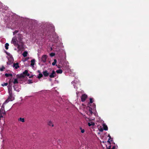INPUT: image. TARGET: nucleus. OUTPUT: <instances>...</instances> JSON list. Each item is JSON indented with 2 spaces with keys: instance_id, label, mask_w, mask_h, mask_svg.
Masks as SVG:
<instances>
[{
  "instance_id": "423d86ee",
  "label": "nucleus",
  "mask_w": 149,
  "mask_h": 149,
  "mask_svg": "<svg viewBox=\"0 0 149 149\" xmlns=\"http://www.w3.org/2000/svg\"><path fill=\"white\" fill-rule=\"evenodd\" d=\"M5 112L4 110L3 109L2 111H0V118L3 117V114H5Z\"/></svg>"
},
{
  "instance_id": "72a5a7b5",
  "label": "nucleus",
  "mask_w": 149,
  "mask_h": 149,
  "mask_svg": "<svg viewBox=\"0 0 149 149\" xmlns=\"http://www.w3.org/2000/svg\"><path fill=\"white\" fill-rule=\"evenodd\" d=\"M111 148V146H110L109 147L108 149H110Z\"/></svg>"
},
{
  "instance_id": "1a4fd4ad",
  "label": "nucleus",
  "mask_w": 149,
  "mask_h": 149,
  "mask_svg": "<svg viewBox=\"0 0 149 149\" xmlns=\"http://www.w3.org/2000/svg\"><path fill=\"white\" fill-rule=\"evenodd\" d=\"M35 60L34 59H33L31 61V66H32L33 67H34L33 66L35 64Z\"/></svg>"
},
{
  "instance_id": "c756f323",
  "label": "nucleus",
  "mask_w": 149,
  "mask_h": 149,
  "mask_svg": "<svg viewBox=\"0 0 149 149\" xmlns=\"http://www.w3.org/2000/svg\"><path fill=\"white\" fill-rule=\"evenodd\" d=\"M29 81V83H32V82L31 81V80H29L28 81Z\"/></svg>"
},
{
  "instance_id": "7c9ffc66",
  "label": "nucleus",
  "mask_w": 149,
  "mask_h": 149,
  "mask_svg": "<svg viewBox=\"0 0 149 149\" xmlns=\"http://www.w3.org/2000/svg\"><path fill=\"white\" fill-rule=\"evenodd\" d=\"M108 137H109V139H111V136L109 134V135H108Z\"/></svg>"
},
{
  "instance_id": "473e14b6",
  "label": "nucleus",
  "mask_w": 149,
  "mask_h": 149,
  "mask_svg": "<svg viewBox=\"0 0 149 149\" xmlns=\"http://www.w3.org/2000/svg\"><path fill=\"white\" fill-rule=\"evenodd\" d=\"M115 147L114 146H113L111 149H115Z\"/></svg>"
},
{
  "instance_id": "20e7f679",
  "label": "nucleus",
  "mask_w": 149,
  "mask_h": 149,
  "mask_svg": "<svg viewBox=\"0 0 149 149\" xmlns=\"http://www.w3.org/2000/svg\"><path fill=\"white\" fill-rule=\"evenodd\" d=\"M87 97V95L85 94H83L81 96V101L82 102H84Z\"/></svg>"
},
{
  "instance_id": "2eb2a0df",
  "label": "nucleus",
  "mask_w": 149,
  "mask_h": 149,
  "mask_svg": "<svg viewBox=\"0 0 149 149\" xmlns=\"http://www.w3.org/2000/svg\"><path fill=\"white\" fill-rule=\"evenodd\" d=\"M27 52L25 51L22 54V55L24 57H25L27 56Z\"/></svg>"
},
{
  "instance_id": "39448f33",
  "label": "nucleus",
  "mask_w": 149,
  "mask_h": 149,
  "mask_svg": "<svg viewBox=\"0 0 149 149\" xmlns=\"http://www.w3.org/2000/svg\"><path fill=\"white\" fill-rule=\"evenodd\" d=\"M47 56L46 55H44L42 56V61L44 62H45L46 61V59L47 58Z\"/></svg>"
},
{
  "instance_id": "f3484780",
  "label": "nucleus",
  "mask_w": 149,
  "mask_h": 149,
  "mask_svg": "<svg viewBox=\"0 0 149 149\" xmlns=\"http://www.w3.org/2000/svg\"><path fill=\"white\" fill-rule=\"evenodd\" d=\"M43 76V75L41 73H40V74H39L38 76L37 77L38 78V79H40V78L41 77H42Z\"/></svg>"
},
{
  "instance_id": "4c0bfd02",
  "label": "nucleus",
  "mask_w": 149,
  "mask_h": 149,
  "mask_svg": "<svg viewBox=\"0 0 149 149\" xmlns=\"http://www.w3.org/2000/svg\"><path fill=\"white\" fill-rule=\"evenodd\" d=\"M76 94L77 95H78V93H77V92H76Z\"/></svg>"
},
{
  "instance_id": "58836bf2",
  "label": "nucleus",
  "mask_w": 149,
  "mask_h": 149,
  "mask_svg": "<svg viewBox=\"0 0 149 149\" xmlns=\"http://www.w3.org/2000/svg\"><path fill=\"white\" fill-rule=\"evenodd\" d=\"M102 130H100V131H102Z\"/></svg>"
},
{
  "instance_id": "5701e85b",
  "label": "nucleus",
  "mask_w": 149,
  "mask_h": 149,
  "mask_svg": "<svg viewBox=\"0 0 149 149\" xmlns=\"http://www.w3.org/2000/svg\"><path fill=\"white\" fill-rule=\"evenodd\" d=\"M76 81V80L75 79V81ZM76 82H77V83H75V84H77L76 86H77L78 85H80V82H79V81H77V80L76 81Z\"/></svg>"
},
{
  "instance_id": "a878e982",
  "label": "nucleus",
  "mask_w": 149,
  "mask_h": 149,
  "mask_svg": "<svg viewBox=\"0 0 149 149\" xmlns=\"http://www.w3.org/2000/svg\"><path fill=\"white\" fill-rule=\"evenodd\" d=\"M55 54L54 53H51L50 55L51 56H54L55 55Z\"/></svg>"
},
{
  "instance_id": "9b49d317",
  "label": "nucleus",
  "mask_w": 149,
  "mask_h": 149,
  "mask_svg": "<svg viewBox=\"0 0 149 149\" xmlns=\"http://www.w3.org/2000/svg\"><path fill=\"white\" fill-rule=\"evenodd\" d=\"M43 74L45 76L47 77L49 75V73L47 72V71H45L43 72Z\"/></svg>"
},
{
  "instance_id": "4be33fe9",
  "label": "nucleus",
  "mask_w": 149,
  "mask_h": 149,
  "mask_svg": "<svg viewBox=\"0 0 149 149\" xmlns=\"http://www.w3.org/2000/svg\"><path fill=\"white\" fill-rule=\"evenodd\" d=\"M28 72V71L27 70H25V71H24L23 72V74L24 75H26V74H27Z\"/></svg>"
},
{
  "instance_id": "0eeeda50",
  "label": "nucleus",
  "mask_w": 149,
  "mask_h": 149,
  "mask_svg": "<svg viewBox=\"0 0 149 149\" xmlns=\"http://www.w3.org/2000/svg\"><path fill=\"white\" fill-rule=\"evenodd\" d=\"M56 73L53 70L52 74L49 75V77L50 78H54L55 77V74Z\"/></svg>"
},
{
  "instance_id": "e433bc0d",
  "label": "nucleus",
  "mask_w": 149,
  "mask_h": 149,
  "mask_svg": "<svg viewBox=\"0 0 149 149\" xmlns=\"http://www.w3.org/2000/svg\"><path fill=\"white\" fill-rule=\"evenodd\" d=\"M17 31H15V32L14 33V34L15 33H17Z\"/></svg>"
},
{
  "instance_id": "f704fd0d",
  "label": "nucleus",
  "mask_w": 149,
  "mask_h": 149,
  "mask_svg": "<svg viewBox=\"0 0 149 149\" xmlns=\"http://www.w3.org/2000/svg\"><path fill=\"white\" fill-rule=\"evenodd\" d=\"M38 73H39V74H40V73H41L40 71L39 70L38 71Z\"/></svg>"
},
{
  "instance_id": "f03ea898",
  "label": "nucleus",
  "mask_w": 149,
  "mask_h": 149,
  "mask_svg": "<svg viewBox=\"0 0 149 149\" xmlns=\"http://www.w3.org/2000/svg\"><path fill=\"white\" fill-rule=\"evenodd\" d=\"M8 93L9 95V96L8 99L5 101V102L4 103V104H3L2 106V107H3V105L5 104L7 101H12L14 99V98L13 97L12 95V92L11 91V90H10V88H8Z\"/></svg>"
},
{
  "instance_id": "bb28decb",
  "label": "nucleus",
  "mask_w": 149,
  "mask_h": 149,
  "mask_svg": "<svg viewBox=\"0 0 149 149\" xmlns=\"http://www.w3.org/2000/svg\"><path fill=\"white\" fill-rule=\"evenodd\" d=\"M80 129L81 130V132L82 133H84L85 132V130L84 129H82L81 128H80Z\"/></svg>"
},
{
  "instance_id": "aec40b11",
  "label": "nucleus",
  "mask_w": 149,
  "mask_h": 149,
  "mask_svg": "<svg viewBox=\"0 0 149 149\" xmlns=\"http://www.w3.org/2000/svg\"><path fill=\"white\" fill-rule=\"evenodd\" d=\"M5 75L6 76V77H8L9 76H12V74H5Z\"/></svg>"
},
{
  "instance_id": "6ab92c4d",
  "label": "nucleus",
  "mask_w": 149,
  "mask_h": 149,
  "mask_svg": "<svg viewBox=\"0 0 149 149\" xmlns=\"http://www.w3.org/2000/svg\"><path fill=\"white\" fill-rule=\"evenodd\" d=\"M9 46V44L8 43H6L5 44V47L6 49H8V46Z\"/></svg>"
},
{
  "instance_id": "ddd939ff",
  "label": "nucleus",
  "mask_w": 149,
  "mask_h": 149,
  "mask_svg": "<svg viewBox=\"0 0 149 149\" xmlns=\"http://www.w3.org/2000/svg\"><path fill=\"white\" fill-rule=\"evenodd\" d=\"M13 83L14 84H18V81L17 79H14Z\"/></svg>"
},
{
  "instance_id": "f257e3e1",
  "label": "nucleus",
  "mask_w": 149,
  "mask_h": 149,
  "mask_svg": "<svg viewBox=\"0 0 149 149\" xmlns=\"http://www.w3.org/2000/svg\"><path fill=\"white\" fill-rule=\"evenodd\" d=\"M22 38L20 36L17 38L15 37H13L11 41V42L13 44L15 45L18 46V48H19V45L22 42Z\"/></svg>"
},
{
  "instance_id": "b1692460",
  "label": "nucleus",
  "mask_w": 149,
  "mask_h": 149,
  "mask_svg": "<svg viewBox=\"0 0 149 149\" xmlns=\"http://www.w3.org/2000/svg\"><path fill=\"white\" fill-rule=\"evenodd\" d=\"M8 84V83H6L1 84L2 86H7Z\"/></svg>"
},
{
  "instance_id": "2f4dec72",
  "label": "nucleus",
  "mask_w": 149,
  "mask_h": 149,
  "mask_svg": "<svg viewBox=\"0 0 149 149\" xmlns=\"http://www.w3.org/2000/svg\"><path fill=\"white\" fill-rule=\"evenodd\" d=\"M26 75H27L28 76H29L30 75H29V73H28L27 74H26Z\"/></svg>"
},
{
  "instance_id": "a211bd4d",
  "label": "nucleus",
  "mask_w": 149,
  "mask_h": 149,
  "mask_svg": "<svg viewBox=\"0 0 149 149\" xmlns=\"http://www.w3.org/2000/svg\"><path fill=\"white\" fill-rule=\"evenodd\" d=\"M57 61L56 59H55L54 60V61L52 63V65H54L56 63Z\"/></svg>"
},
{
  "instance_id": "c85d7f7f",
  "label": "nucleus",
  "mask_w": 149,
  "mask_h": 149,
  "mask_svg": "<svg viewBox=\"0 0 149 149\" xmlns=\"http://www.w3.org/2000/svg\"><path fill=\"white\" fill-rule=\"evenodd\" d=\"M110 140V139H109L108 141H107V142L109 143V144H111V142L110 141H109Z\"/></svg>"
},
{
  "instance_id": "4468645a",
  "label": "nucleus",
  "mask_w": 149,
  "mask_h": 149,
  "mask_svg": "<svg viewBox=\"0 0 149 149\" xmlns=\"http://www.w3.org/2000/svg\"><path fill=\"white\" fill-rule=\"evenodd\" d=\"M103 127L104 130H108V127L107 126L105 125L104 124L103 125Z\"/></svg>"
},
{
  "instance_id": "dca6fc26",
  "label": "nucleus",
  "mask_w": 149,
  "mask_h": 149,
  "mask_svg": "<svg viewBox=\"0 0 149 149\" xmlns=\"http://www.w3.org/2000/svg\"><path fill=\"white\" fill-rule=\"evenodd\" d=\"M56 72L57 73L61 74L62 73V71L60 69L59 70H57L56 71Z\"/></svg>"
},
{
  "instance_id": "cd10ccee",
  "label": "nucleus",
  "mask_w": 149,
  "mask_h": 149,
  "mask_svg": "<svg viewBox=\"0 0 149 149\" xmlns=\"http://www.w3.org/2000/svg\"><path fill=\"white\" fill-rule=\"evenodd\" d=\"M93 102V99L92 98H90V103H92Z\"/></svg>"
},
{
  "instance_id": "412c9836",
  "label": "nucleus",
  "mask_w": 149,
  "mask_h": 149,
  "mask_svg": "<svg viewBox=\"0 0 149 149\" xmlns=\"http://www.w3.org/2000/svg\"><path fill=\"white\" fill-rule=\"evenodd\" d=\"M24 74H21L18 76V77L19 78H24Z\"/></svg>"
},
{
  "instance_id": "f8f14e48",
  "label": "nucleus",
  "mask_w": 149,
  "mask_h": 149,
  "mask_svg": "<svg viewBox=\"0 0 149 149\" xmlns=\"http://www.w3.org/2000/svg\"><path fill=\"white\" fill-rule=\"evenodd\" d=\"M88 126L90 127L91 125L94 126L95 125V124L93 122H91L90 123H88Z\"/></svg>"
},
{
  "instance_id": "c9c22d12",
  "label": "nucleus",
  "mask_w": 149,
  "mask_h": 149,
  "mask_svg": "<svg viewBox=\"0 0 149 149\" xmlns=\"http://www.w3.org/2000/svg\"><path fill=\"white\" fill-rule=\"evenodd\" d=\"M90 112L92 114V112L91 110L90 111Z\"/></svg>"
},
{
  "instance_id": "393cba45",
  "label": "nucleus",
  "mask_w": 149,
  "mask_h": 149,
  "mask_svg": "<svg viewBox=\"0 0 149 149\" xmlns=\"http://www.w3.org/2000/svg\"><path fill=\"white\" fill-rule=\"evenodd\" d=\"M5 69V68L3 66H2V67L0 68V70L1 71H2L4 69Z\"/></svg>"
},
{
  "instance_id": "7ed1b4c3",
  "label": "nucleus",
  "mask_w": 149,
  "mask_h": 149,
  "mask_svg": "<svg viewBox=\"0 0 149 149\" xmlns=\"http://www.w3.org/2000/svg\"><path fill=\"white\" fill-rule=\"evenodd\" d=\"M47 125L50 127H53L54 126V125L52 121L51 120H48L47 122Z\"/></svg>"
},
{
  "instance_id": "6e6552de",
  "label": "nucleus",
  "mask_w": 149,
  "mask_h": 149,
  "mask_svg": "<svg viewBox=\"0 0 149 149\" xmlns=\"http://www.w3.org/2000/svg\"><path fill=\"white\" fill-rule=\"evenodd\" d=\"M18 120L19 122L23 123L25 122V119L23 118H18Z\"/></svg>"
},
{
  "instance_id": "9d476101",
  "label": "nucleus",
  "mask_w": 149,
  "mask_h": 149,
  "mask_svg": "<svg viewBox=\"0 0 149 149\" xmlns=\"http://www.w3.org/2000/svg\"><path fill=\"white\" fill-rule=\"evenodd\" d=\"M18 65L19 64L17 63H14L13 64V67H15V69H17L19 67V66Z\"/></svg>"
}]
</instances>
